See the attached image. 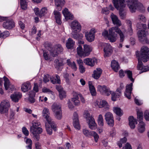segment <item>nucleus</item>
<instances>
[{
  "instance_id": "nucleus-52",
  "label": "nucleus",
  "mask_w": 149,
  "mask_h": 149,
  "mask_svg": "<svg viewBox=\"0 0 149 149\" xmlns=\"http://www.w3.org/2000/svg\"><path fill=\"white\" fill-rule=\"evenodd\" d=\"M84 116L87 120H88L90 119V118L93 117L92 115H90V113L87 111H84Z\"/></svg>"
},
{
  "instance_id": "nucleus-39",
  "label": "nucleus",
  "mask_w": 149,
  "mask_h": 149,
  "mask_svg": "<svg viewBox=\"0 0 149 149\" xmlns=\"http://www.w3.org/2000/svg\"><path fill=\"white\" fill-rule=\"evenodd\" d=\"M36 93L33 91H31L29 92V101L31 103H34L35 102V99L34 97L35 96Z\"/></svg>"
},
{
  "instance_id": "nucleus-25",
  "label": "nucleus",
  "mask_w": 149,
  "mask_h": 149,
  "mask_svg": "<svg viewBox=\"0 0 149 149\" xmlns=\"http://www.w3.org/2000/svg\"><path fill=\"white\" fill-rule=\"evenodd\" d=\"M99 108H103V110L106 111L109 108V106L106 101L102 100L97 103Z\"/></svg>"
},
{
  "instance_id": "nucleus-61",
  "label": "nucleus",
  "mask_w": 149,
  "mask_h": 149,
  "mask_svg": "<svg viewBox=\"0 0 149 149\" xmlns=\"http://www.w3.org/2000/svg\"><path fill=\"white\" fill-rule=\"evenodd\" d=\"M50 76L48 74L45 75L43 78V81L45 82L46 83L49 81Z\"/></svg>"
},
{
  "instance_id": "nucleus-41",
  "label": "nucleus",
  "mask_w": 149,
  "mask_h": 149,
  "mask_svg": "<svg viewBox=\"0 0 149 149\" xmlns=\"http://www.w3.org/2000/svg\"><path fill=\"white\" fill-rule=\"evenodd\" d=\"M139 126L138 127V130L141 133L143 132L145 130V125L143 122L140 121L139 122Z\"/></svg>"
},
{
  "instance_id": "nucleus-45",
  "label": "nucleus",
  "mask_w": 149,
  "mask_h": 149,
  "mask_svg": "<svg viewBox=\"0 0 149 149\" xmlns=\"http://www.w3.org/2000/svg\"><path fill=\"white\" fill-rule=\"evenodd\" d=\"M56 78L51 80V82L53 84L56 83L60 84L61 83V80L59 76L58 75H56Z\"/></svg>"
},
{
  "instance_id": "nucleus-6",
  "label": "nucleus",
  "mask_w": 149,
  "mask_h": 149,
  "mask_svg": "<svg viewBox=\"0 0 149 149\" xmlns=\"http://www.w3.org/2000/svg\"><path fill=\"white\" fill-rule=\"evenodd\" d=\"M52 109L54 113L55 118L58 120L61 119L62 116L61 105L59 104L54 103L52 106Z\"/></svg>"
},
{
  "instance_id": "nucleus-22",
  "label": "nucleus",
  "mask_w": 149,
  "mask_h": 149,
  "mask_svg": "<svg viewBox=\"0 0 149 149\" xmlns=\"http://www.w3.org/2000/svg\"><path fill=\"white\" fill-rule=\"evenodd\" d=\"M62 13L66 20L69 19L72 20L73 19L74 16L73 15L70 13L68 9L65 8L63 10Z\"/></svg>"
},
{
  "instance_id": "nucleus-3",
  "label": "nucleus",
  "mask_w": 149,
  "mask_h": 149,
  "mask_svg": "<svg viewBox=\"0 0 149 149\" xmlns=\"http://www.w3.org/2000/svg\"><path fill=\"white\" fill-rule=\"evenodd\" d=\"M115 7L119 10V14L120 18L124 19L126 17V13L123 9L125 7L124 0H113Z\"/></svg>"
},
{
  "instance_id": "nucleus-27",
  "label": "nucleus",
  "mask_w": 149,
  "mask_h": 149,
  "mask_svg": "<svg viewBox=\"0 0 149 149\" xmlns=\"http://www.w3.org/2000/svg\"><path fill=\"white\" fill-rule=\"evenodd\" d=\"M88 120L89 121L88 124L89 128L92 130H95L97 128V125L95 123L94 118H91Z\"/></svg>"
},
{
  "instance_id": "nucleus-30",
  "label": "nucleus",
  "mask_w": 149,
  "mask_h": 149,
  "mask_svg": "<svg viewBox=\"0 0 149 149\" xmlns=\"http://www.w3.org/2000/svg\"><path fill=\"white\" fill-rule=\"evenodd\" d=\"M102 72V70L100 68H97L96 70L94 71L92 77L95 79H98L100 77Z\"/></svg>"
},
{
  "instance_id": "nucleus-18",
  "label": "nucleus",
  "mask_w": 149,
  "mask_h": 149,
  "mask_svg": "<svg viewBox=\"0 0 149 149\" xmlns=\"http://www.w3.org/2000/svg\"><path fill=\"white\" fill-rule=\"evenodd\" d=\"M22 95L21 93L16 92L11 94L10 96V97L13 102H17L22 97Z\"/></svg>"
},
{
  "instance_id": "nucleus-16",
  "label": "nucleus",
  "mask_w": 149,
  "mask_h": 149,
  "mask_svg": "<svg viewBox=\"0 0 149 149\" xmlns=\"http://www.w3.org/2000/svg\"><path fill=\"white\" fill-rule=\"evenodd\" d=\"M110 17L112 20L113 23L116 26V27H118L122 25V23L121 21L119 19L117 16L112 13L110 16Z\"/></svg>"
},
{
  "instance_id": "nucleus-19",
  "label": "nucleus",
  "mask_w": 149,
  "mask_h": 149,
  "mask_svg": "<svg viewBox=\"0 0 149 149\" xmlns=\"http://www.w3.org/2000/svg\"><path fill=\"white\" fill-rule=\"evenodd\" d=\"M84 62L86 65L92 67L94 66L95 63H97V60L95 58H87L84 60Z\"/></svg>"
},
{
  "instance_id": "nucleus-40",
  "label": "nucleus",
  "mask_w": 149,
  "mask_h": 149,
  "mask_svg": "<svg viewBox=\"0 0 149 149\" xmlns=\"http://www.w3.org/2000/svg\"><path fill=\"white\" fill-rule=\"evenodd\" d=\"M45 126L47 134L49 135H51L52 132V129H54V128L52 127L51 125L49 124L48 122L45 123Z\"/></svg>"
},
{
  "instance_id": "nucleus-37",
  "label": "nucleus",
  "mask_w": 149,
  "mask_h": 149,
  "mask_svg": "<svg viewBox=\"0 0 149 149\" xmlns=\"http://www.w3.org/2000/svg\"><path fill=\"white\" fill-rule=\"evenodd\" d=\"M111 66L115 72H117L119 69V66L118 62L115 60L111 61Z\"/></svg>"
},
{
  "instance_id": "nucleus-64",
  "label": "nucleus",
  "mask_w": 149,
  "mask_h": 149,
  "mask_svg": "<svg viewBox=\"0 0 149 149\" xmlns=\"http://www.w3.org/2000/svg\"><path fill=\"white\" fill-rule=\"evenodd\" d=\"M144 118L146 120L149 121V111H145L144 113Z\"/></svg>"
},
{
  "instance_id": "nucleus-32",
  "label": "nucleus",
  "mask_w": 149,
  "mask_h": 149,
  "mask_svg": "<svg viewBox=\"0 0 149 149\" xmlns=\"http://www.w3.org/2000/svg\"><path fill=\"white\" fill-rule=\"evenodd\" d=\"M92 47L89 45H84V50L85 55V56H88L92 51Z\"/></svg>"
},
{
  "instance_id": "nucleus-55",
  "label": "nucleus",
  "mask_w": 149,
  "mask_h": 149,
  "mask_svg": "<svg viewBox=\"0 0 149 149\" xmlns=\"http://www.w3.org/2000/svg\"><path fill=\"white\" fill-rule=\"evenodd\" d=\"M73 125L74 127L78 130L80 129L79 120H73Z\"/></svg>"
},
{
  "instance_id": "nucleus-1",
  "label": "nucleus",
  "mask_w": 149,
  "mask_h": 149,
  "mask_svg": "<svg viewBox=\"0 0 149 149\" xmlns=\"http://www.w3.org/2000/svg\"><path fill=\"white\" fill-rule=\"evenodd\" d=\"M109 33L107 30L102 33V35L106 39L109 40L111 42H115L117 39V35L115 32L118 33L120 36V42H122L124 40L125 36L123 32L119 27H112L109 29Z\"/></svg>"
},
{
  "instance_id": "nucleus-58",
  "label": "nucleus",
  "mask_w": 149,
  "mask_h": 149,
  "mask_svg": "<svg viewBox=\"0 0 149 149\" xmlns=\"http://www.w3.org/2000/svg\"><path fill=\"white\" fill-rule=\"evenodd\" d=\"M44 45L45 47L49 51L53 47L51 44L50 43L48 42H45V43Z\"/></svg>"
},
{
  "instance_id": "nucleus-46",
  "label": "nucleus",
  "mask_w": 149,
  "mask_h": 149,
  "mask_svg": "<svg viewBox=\"0 0 149 149\" xmlns=\"http://www.w3.org/2000/svg\"><path fill=\"white\" fill-rule=\"evenodd\" d=\"M97 122L98 125L101 126H102L104 125L103 119L102 115L101 114H100L97 118Z\"/></svg>"
},
{
  "instance_id": "nucleus-57",
  "label": "nucleus",
  "mask_w": 149,
  "mask_h": 149,
  "mask_svg": "<svg viewBox=\"0 0 149 149\" xmlns=\"http://www.w3.org/2000/svg\"><path fill=\"white\" fill-rule=\"evenodd\" d=\"M91 136H93L94 139L95 141L96 142H97L99 138V136L98 134L95 132L92 131Z\"/></svg>"
},
{
  "instance_id": "nucleus-44",
  "label": "nucleus",
  "mask_w": 149,
  "mask_h": 149,
  "mask_svg": "<svg viewBox=\"0 0 149 149\" xmlns=\"http://www.w3.org/2000/svg\"><path fill=\"white\" fill-rule=\"evenodd\" d=\"M20 5L21 8L25 10L27 8V3L26 0H20Z\"/></svg>"
},
{
  "instance_id": "nucleus-47",
  "label": "nucleus",
  "mask_w": 149,
  "mask_h": 149,
  "mask_svg": "<svg viewBox=\"0 0 149 149\" xmlns=\"http://www.w3.org/2000/svg\"><path fill=\"white\" fill-rule=\"evenodd\" d=\"M125 73L127 74L128 77L132 82L134 81V79L132 77V72L130 70H125Z\"/></svg>"
},
{
  "instance_id": "nucleus-14",
  "label": "nucleus",
  "mask_w": 149,
  "mask_h": 149,
  "mask_svg": "<svg viewBox=\"0 0 149 149\" xmlns=\"http://www.w3.org/2000/svg\"><path fill=\"white\" fill-rule=\"evenodd\" d=\"M138 64L137 66V69L139 70H141V72H139L141 74L142 72L148 71L149 70V67L148 66H143L142 61L139 59Z\"/></svg>"
},
{
  "instance_id": "nucleus-62",
  "label": "nucleus",
  "mask_w": 149,
  "mask_h": 149,
  "mask_svg": "<svg viewBox=\"0 0 149 149\" xmlns=\"http://www.w3.org/2000/svg\"><path fill=\"white\" fill-rule=\"evenodd\" d=\"M102 86L100 85H98L97 86V91H99L102 94H103V90L105 89L104 86Z\"/></svg>"
},
{
  "instance_id": "nucleus-38",
  "label": "nucleus",
  "mask_w": 149,
  "mask_h": 149,
  "mask_svg": "<svg viewBox=\"0 0 149 149\" xmlns=\"http://www.w3.org/2000/svg\"><path fill=\"white\" fill-rule=\"evenodd\" d=\"M77 54L79 56L81 57L85 56V54H84V51L83 50L81 46L79 45L78 47L77 48Z\"/></svg>"
},
{
  "instance_id": "nucleus-5",
  "label": "nucleus",
  "mask_w": 149,
  "mask_h": 149,
  "mask_svg": "<svg viewBox=\"0 0 149 149\" xmlns=\"http://www.w3.org/2000/svg\"><path fill=\"white\" fill-rule=\"evenodd\" d=\"M42 116L45 118L46 121L52 127L54 128L55 131L56 130V125L53 120L51 117H50V113L48 109L44 108L42 111Z\"/></svg>"
},
{
  "instance_id": "nucleus-49",
  "label": "nucleus",
  "mask_w": 149,
  "mask_h": 149,
  "mask_svg": "<svg viewBox=\"0 0 149 149\" xmlns=\"http://www.w3.org/2000/svg\"><path fill=\"white\" fill-rule=\"evenodd\" d=\"M33 134V137L34 139L37 141H38L40 139V136L39 133L38 132H30Z\"/></svg>"
},
{
  "instance_id": "nucleus-12",
  "label": "nucleus",
  "mask_w": 149,
  "mask_h": 149,
  "mask_svg": "<svg viewBox=\"0 0 149 149\" xmlns=\"http://www.w3.org/2000/svg\"><path fill=\"white\" fill-rule=\"evenodd\" d=\"M32 126L30 127V132H38L39 133H41L42 130L39 126L40 125V122L37 121H33L32 123Z\"/></svg>"
},
{
  "instance_id": "nucleus-11",
  "label": "nucleus",
  "mask_w": 149,
  "mask_h": 149,
  "mask_svg": "<svg viewBox=\"0 0 149 149\" xmlns=\"http://www.w3.org/2000/svg\"><path fill=\"white\" fill-rule=\"evenodd\" d=\"M139 40L143 43L147 42V38L146 36L148 34L147 32L145 30H140L137 32Z\"/></svg>"
},
{
  "instance_id": "nucleus-24",
  "label": "nucleus",
  "mask_w": 149,
  "mask_h": 149,
  "mask_svg": "<svg viewBox=\"0 0 149 149\" xmlns=\"http://www.w3.org/2000/svg\"><path fill=\"white\" fill-rule=\"evenodd\" d=\"M3 79L4 81V87L6 90H7L10 88L11 91L13 90L14 89V87L13 86L12 87H11L8 79L5 76L3 77Z\"/></svg>"
},
{
  "instance_id": "nucleus-42",
  "label": "nucleus",
  "mask_w": 149,
  "mask_h": 149,
  "mask_svg": "<svg viewBox=\"0 0 149 149\" xmlns=\"http://www.w3.org/2000/svg\"><path fill=\"white\" fill-rule=\"evenodd\" d=\"M67 64L74 71H76L77 70V67L76 64L74 61L72 62L70 59H68L67 61Z\"/></svg>"
},
{
  "instance_id": "nucleus-43",
  "label": "nucleus",
  "mask_w": 149,
  "mask_h": 149,
  "mask_svg": "<svg viewBox=\"0 0 149 149\" xmlns=\"http://www.w3.org/2000/svg\"><path fill=\"white\" fill-rule=\"evenodd\" d=\"M113 111L116 114L119 116H121L123 114L122 110L119 107H114L113 108Z\"/></svg>"
},
{
  "instance_id": "nucleus-17",
  "label": "nucleus",
  "mask_w": 149,
  "mask_h": 149,
  "mask_svg": "<svg viewBox=\"0 0 149 149\" xmlns=\"http://www.w3.org/2000/svg\"><path fill=\"white\" fill-rule=\"evenodd\" d=\"M133 83H131L127 85L126 87L125 92V95L129 99L131 98V95L132 90Z\"/></svg>"
},
{
  "instance_id": "nucleus-35",
  "label": "nucleus",
  "mask_w": 149,
  "mask_h": 149,
  "mask_svg": "<svg viewBox=\"0 0 149 149\" xmlns=\"http://www.w3.org/2000/svg\"><path fill=\"white\" fill-rule=\"evenodd\" d=\"M88 85L90 93L92 96H95L96 95V92L94 86L92 85L91 81L88 82Z\"/></svg>"
},
{
  "instance_id": "nucleus-34",
  "label": "nucleus",
  "mask_w": 149,
  "mask_h": 149,
  "mask_svg": "<svg viewBox=\"0 0 149 149\" xmlns=\"http://www.w3.org/2000/svg\"><path fill=\"white\" fill-rule=\"evenodd\" d=\"M75 42L71 38H69L67 40L66 44V47L68 49H71L74 45Z\"/></svg>"
},
{
  "instance_id": "nucleus-33",
  "label": "nucleus",
  "mask_w": 149,
  "mask_h": 149,
  "mask_svg": "<svg viewBox=\"0 0 149 149\" xmlns=\"http://www.w3.org/2000/svg\"><path fill=\"white\" fill-rule=\"evenodd\" d=\"M135 20L136 22H146V19L145 16L143 15L140 14L136 17L135 18Z\"/></svg>"
},
{
  "instance_id": "nucleus-9",
  "label": "nucleus",
  "mask_w": 149,
  "mask_h": 149,
  "mask_svg": "<svg viewBox=\"0 0 149 149\" xmlns=\"http://www.w3.org/2000/svg\"><path fill=\"white\" fill-rule=\"evenodd\" d=\"M73 97L71 99V100L74 103V105L78 106L80 104V101L79 100V97L80 98L81 102L83 103L85 102V100L82 95L79 93L76 92H73Z\"/></svg>"
},
{
  "instance_id": "nucleus-4",
  "label": "nucleus",
  "mask_w": 149,
  "mask_h": 149,
  "mask_svg": "<svg viewBox=\"0 0 149 149\" xmlns=\"http://www.w3.org/2000/svg\"><path fill=\"white\" fill-rule=\"evenodd\" d=\"M140 53L136 52V55L139 59L144 62H147L149 59V48L146 46H143L141 49Z\"/></svg>"
},
{
  "instance_id": "nucleus-21",
  "label": "nucleus",
  "mask_w": 149,
  "mask_h": 149,
  "mask_svg": "<svg viewBox=\"0 0 149 149\" xmlns=\"http://www.w3.org/2000/svg\"><path fill=\"white\" fill-rule=\"evenodd\" d=\"M64 59L62 58L55 59L54 61V65L57 70H59L60 67L63 66L64 64Z\"/></svg>"
},
{
  "instance_id": "nucleus-8",
  "label": "nucleus",
  "mask_w": 149,
  "mask_h": 149,
  "mask_svg": "<svg viewBox=\"0 0 149 149\" xmlns=\"http://www.w3.org/2000/svg\"><path fill=\"white\" fill-rule=\"evenodd\" d=\"M63 51V49L61 45L60 44L55 45L49 51L50 55L55 57L57 56L59 54L61 53Z\"/></svg>"
},
{
  "instance_id": "nucleus-59",
  "label": "nucleus",
  "mask_w": 149,
  "mask_h": 149,
  "mask_svg": "<svg viewBox=\"0 0 149 149\" xmlns=\"http://www.w3.org/2000/svg\"><path fill=\"white\" fill-rule=\"evenodd\" d=\"M59 96L61 100H62L65 97L66 95L65 92L64 91H62L59 93Z\"/></svg>"
},
{
  "instance_id": "nucleus-60",
  "label": "nucleus",
  "mask_w": 149,
  "mask_h": 149,
  "mask_svg": "<svg viewBox=\"0 0 149 149\" xmlns=\"http://www.w3.org/2000/svg\"><path fill=\"white\" fill-rule=\"evenodd\" d=\"M43 56L46 60H48L50 58V56L48 53L44 51H43Z\"/></svg>"
},
{
  "instance_id": "nucleus-2",
  "label": "nucleus",
  "mask_w": 149,
  "mask_h": 149,
  "mask_svg": "<svg viewBox=\"0 0 149 149\" xmlns=\"http://www.w3.org/2000/svg\"><path fill=\"white\" fill-rule=\"evenodd\" d=\"M127 4L130 11L132 13L135 12L136 10L142 12L145 10L143 5L139 2L138 0H129L127 1Z\"/></svg>"
},
{
  "instance_id": "nucleus-28",
  "label": "nucleus",
  "mask_w": 149,
  "mask_h": 149,
  "mask_svg": "<svg viewBox=\"0 0 149 149\" xmlns=\"http://www.w3.org/2000/svg\"><path fill=\"white\" fill-rule=\"evenodd\" d=\"M94 33L95 32L94 31L93 33L90 32H87L86 33L85 37L86 39L88 41L91 42L94 40L95 38Z\"/></svg>"
},
{
  "instance_id": "nucleus-15",
  "label": "nucleus",
  "mask_w": 149,
  "mask_h": 149,
  "mask_svg": "<svg viewBox=\"0 0 149 149\" xmlns=\"http://www.w3.org/2000/svg\"><path fill=\"white\" fill-rule=\"evenodd\" d=\"M104 52L105 53V57H108L112 53L113 50L112 47L109 44L104 43Z\"/></svg>"
},
{
  "instance_id": "nucleus-50",
  "label": "nucleus",
  "mask_w": 149,
  "mask_h": 149,
  "mask_svg": "<svg viewBox=\"0 0 149 149\" xmlns=\"http://www.w3.org/2000/svg\"><path fill=\"white\" fill-rule=\"evenodd\" d=\"M137 118L139 121L143 122L142 120L143 119V113L142 112L138 111L137 112Z\"/></svg>"
},
{
  "instance_id": "nucleus-10",
  "label": "nucleus",
  "mask_w": 149,
  "mask_h": 149,
  "mask_svg": "<svg viewBox=\"0 0 149 149\" xmlns=\"http://www.w3.org/2000/svg\"><path fill=\"white\" fill-rule=\"evenodd\" d=\"M10 107V103L8 101L3 100L0 103V113L2 114L8 113Z\"/></svg>"
},
{
  "instance_id": "nucleus-31",
  "label": "nucleus",
  "mask_w": 149,
  "mask_h": 149,
  "mask_svg": "<svg viewBox=\"0 0 149 149\" xmlns=\"http://www.w3.org/2000/svg\"><path fill=\"white\" fill-rule=\"evenodd\" d=\"M55 5L57 8V10L60 11L62 9V6L65 3L64 0H54Z\"/></svg>"
},
{
  "instance_id": "nucleus-54",
  "label": "nucleus",
  "mask_w": 149,
  "mask_h": 149,
  "mask_svg": "<svg viewBox=\"0 0 149 149\" xmlns=\"http://www.w3.org/2000/svg\"><path fill=\"white\" fill-rule=\"evenodd\" d=\"M105 89H103V94L107 96H109L111 94V91L107 87L105 86H104Z\"/></svg>"
},
{
  "instance_id": "nucleus-20",
  "label": "nucleus",
  "mask_w": 149,
  "mask_h": 149,
  "mask_svg": "<svg viewBox=\"0 0 149 149\" xmlns=\"http://www.w3.org/2000/svg\"><path fill=\"white\" fill-rule=\"evenodd\" d=\"M71 27L73 31L79 32L81 30V26L79 23L77 21L72 22L71 24Z\"/></svg>"
},
{
  "instance_id": "nucleus-23",
  "label": "nucleus",
  "mask_w": 149,
  "mask_h": 149,
  "mask_svg": "<svg viewBox=\"0 0 149 149\" xmlns=\"http://www.w3.org/2000/svg\"><path fill=\"white\" fill-rule=\"evenodd\" d=\"M31 87V83L29 82L23 83L22 85L21 89L22 91L24 93L27 92L30 90Z\"/></svg>"
},
{
  "instance_id": "nucleus-63",
  "label": "nucleus",
  "mask_w": 149,
  "mask_h": 149,
  "mask_svg": "<svg viewBox=\"0 0 149 149\" xmlns=\"http://www.w3.org/2000/svg\"><path fill=\"white\" fill-rule=\"evenodd\" d=\"M22 132L26 136H27L29 134V132L26 128L23 127L22 128Z\"/></svg>"
},
{
  "instance_id": "nucleus-26",
  "label": "nucleus",
  "mask_w": 149,
  "mask_h": 149,
  "mask_svg": "<svg viewBox=\"0 0 149 149\" xmlns=\"http://www.w3.org/2000/svg\"><path fill=\"white\" fill-rule=\"evenodd\" d=\"M76 31H72L71 33L72 37L77 40H81L83 38V35L81 33L75 32Z\"/></svg>"
},
{
  "instance_id": "nucleus-51",
  "label": "nucleus",
  "mask_w": 149,
  "mask_h": 149,
  "mask_svg": "<svg viewBox=\"0 0 149 149\" xmlns=\"http://www.w3.org/2000/svg\"><path fill=\"white\" fill-rule=\"evenodd\" d=\"M10 35V33L8 31H5L2 33H0V38H5L8 37Z\"/></svg>"
},
{
  "instance_id": "nucleus-36",
  "label": "nucleus",
  "mask_w": 149,
  "mask_h": 149,
  "mask_svg": "<svg viewBox=\"0 0 149 149\" xmlns=\"http://www.w3.org/2000/svg\"><path fill=\"white\" fill-rule=\"evenodd\" d=\"M123 134L125 136H127L128 135V133L127 132L124 133ZM127 141V139L126 136H124L123 138L121 139L120 141L118 142V145L119 147L120 148L122 146V144L126 143Z\"/></svg>"
},
{
  "instance_id": "nucleus-56",
  "label": "nucleus",
  "mask_w": 149,
  "mask_h": 149,
  "mask_svg": "<svg viewBox=\"0 0 149 149\" xmlns=\"http://www.w3.org/2000/svg\"><path fill=\"white\" fill-rule=\"evenodd\" d=\"M111 99L113 101L116 100L117 98L119 97L120 96H118V94L114 92H111Z\"/></svg>"
},
{
  "instance_id": "nucleus-53",
  "label": "nucleus",
  "mask_w": 149,
  "mask_h": 149,
  "mask_svg": "<svg viewBox=\"0 0 149 149\" xmlns=\"http://www.w3.org/2000/svg\"><path fill=\"white\" fill-rule=\"evenodd\" d=\"M92 131H89L88 130L84 129L83 130V134L86 136L90 137L91 136V134Z\"/></svg>"
},
{
  "instance_id": "nucleus-13",
  "label": "nucleus",
  "mask_w": 149,
  "mask_h": 149,
  "mask_svg": "<svg viewBox=\"0 0 149 149\" xmlns=\"http://www.w3.org/2000/svg\"><path fill=\"white\" fill-rule=\"evenodd\" d=\"M105 119L108 125L113 127L114 125V121L113 115L111 113L108 112L105 115Z\"/></svg>"
},
{
  "instance_id": "nucleus-29",
  "label": "nucleus",
  "mask_w": 149,
  "mask_h": 149,
  "mask_svg": "<svg viewBox=\"0 0 149 149\" xmlns=\"http://www.w3.org/2000/svg\"><path fill=\"white\" fill-rule=\"evenodd\" d=\"M129 125L131 128H135V124L137 123V122L135 119H134L133 116H130L129 118Z\"/></svg>"
},
{
  "instance_id": "nucleus-48",
  "label": "nucleus",
  "mask_w": 149,
  "mask_h": 149,
  "mask_svg": "<svg viewBox=\"0 0 149 149\" xmlns=\"http://www.w3.org/2000/svg\"><path fill=\"white\" fill-rule=\"evenodd\" d=\"M47 12V8L46 7L42 8L40 10V13L39 15V17H41L44 16Z\"/></svg>"
},
{
  "instance_id": "nucleus-7",
  "label": "nucleus",
  "mask_w": 149,
  "mask_h": 149,
  "mask_svg": "<svg viewBox=\"0 0 149 149\" xmlns=\"http://www.w3.org/2000/svg\"><path fill=\"white\" fill-rule=\"evenodd\" d=\"M6 17H3L0 16V22L4 20L6 21L3 24V27L6 29H10L15 27V24L13 20L10 18L7 19Z\"/></svg>"
}]
</instances>
